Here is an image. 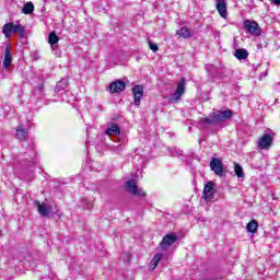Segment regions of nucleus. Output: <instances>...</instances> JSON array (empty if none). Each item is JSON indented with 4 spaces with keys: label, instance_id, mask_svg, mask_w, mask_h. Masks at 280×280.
<instances>
[{
    "label": "nucleus",
    "instance_id": "15",
    "mask_svg": "<svg viewBox=\"0 0 280 280\" xmlns=\"http://www.w3.org/2000/svg\"><path fill=\"white\" fill-rule=\"evenodd\" d=\"M176 34L179 38H191V36H194V31L189 30L187 26H183Z\"/></svg>",
    "mask_w": 280,
    "mask_h": 280
},
{
    "label": "nucleus",
    "instance_id": "7",
    "mask_svg": "<svg viewBox=\"0 0 280 280\" xmlns=\"http://www.w3.org/2000/svg\"><path fill=\"white\" fill-rule=\"evenodd\" d=\"M176 242H178V235L166 234L161 242L162 250H167V248H170V246H172L173 244H176Z\"/></svg>",
    "mask_w": 280,
    "mask_h": 280
},
{
    "label": "nucleus",
    "instance_id": "2",
    "mask_svg": "<svg viewBox=\"0 0 280 280\" xmlns=\"http://www.w3.org/2000/svg\"><path fill=\"white\" fill-rule=\"evenodd\" d=\"M185 86H187V82L185 81V78H183L177 83V89L173 96L170 98L171 104H178V102H180V97L185 95Z\"/></svg>",
    "mask_w": 280,
    "mask_h": 280
},
{
    "label": "nucleus",
    "instance_id": "8",
    "mask_svg": "<svg viewBox=\"0 0 280 280\" xmlns=\"http://www.w3.org/2000/svg\"><path fill=\"white\" fill-rule=\"evenodd\" d=\"M35 207H37L40 218H49L51 213V207L45 202L35 201Z\"/></svg>",
    "mask_w": 280,
    "mask_h": 280
},
{
    "label": "nucleus",
    "instance_id": "17",
    "mask_svg": "<svg viewBox=\"0 0 280 280\" xmlns=\"http://www.w3.org/2000/svg\"><path fill=\"white\" fill-rule=\"evenodd\" d=\"M58 40H60V37H58L55 32H51L48 36V43L51 46V49H56Z\"/></svg>",
    "mask_w": 280,
    "mask_h": 280
},
{
    "label": "nucleus",
    "instance_id": "10",
    "mask_svg": "<svg viewBox=\"0 0 280 280\" xmlns=\"http://www.w3.org/2000/svg\"><path fill=\"white\" fill-rule=\"evenodd\" d=\"M132 93H133V104L135 106H139V104H141V97H143V85L133 86Z\"/></svg>",
    "mask_w": 280,
    "mask_h": 280
},
{
    "label": "nucleus",
    "instance_id": "26",
    "mask_svg": "<svg viewBox=\"0 0 280 280\" xmlns=\"http://www.w3.org/2000/svg\"><path fill=\"white\" fill-rule=\"evenodd\" d=\"M149 47L151 51H159V46L152 42H149Z\"/></svg>",
    "mask_w": 280,
    "mask_h": 280
},
{
    "label": "nucleus",
    "instance_id": "20",
    "mask_svg": "<svg viewBox=\"0 0 280 280\" xmlns=\"http://www.w3.org/2000/svg\"><path fill=\"white\" fill-rule=\"evenodd\" d=\"M234 56L237 60H246L248 58V51L246 49H236Z\"/></svg>",
    "mask_w": 280,
    "mask_h": 280
},
{
    "label": "nucleus",
    "instance_id": "3",
    "mask_svg": "<svg viewBox=\"0 0 280 280\" xmlns=\"http://www.w3.org/2000/svg\"><path fill=\"white\" fill-rule=\"evenodd\" d=\"M125 187L131 196H139L141 198H145L147 194L143 189L137 187V183L135 180H128L125 183Z\"/></svg>",
    "mask_w": 280,
    "mask_h": 280
},
{
    "label": "nucleus",
    "instance_id": "23",
    "mask_svg": "<svg viewBox=\"0 0 280 280\" xmlns=\"http://www.w3.org/2000/svg\"><path fill=\"white\" fill-rule=\"evenodd\" d=\"M119 126L112 125L109 128L106 129L105 135H108L110 137V135H119Z\"/></svg>",
    "mask_w": 280,
    "mask_h": 280
},
{
    "label": "nucleus",
    "instance_id": "9",
    "mask_svg": "<svg viewBox=\"0 0 280 280\" xmlns=\"http://www.w3.org/2000/svg\"><path fill=\"white\" fill-rule=\"evenodd\" d=\"M272 145V135L264 133L258 140V148L260 150H266Z\"/></svg>",
    "mask_w": 280,
    "mask_h": 280
},
{
    "label": "nucleus",
    "instance_id": "24",
    "mask_svg": "<svg viewBox=\"0 0 280 280\" xmlns=\"http://www.w3.org/2000/svg\"><path fill=\"white\" fill-rule=\"evenodd\" d=\"M23 14H32L34 12V3L26 2L22 9Z\"/></svg>",
    "mask_w": 280,
    "mask_h": 280
},
{
    "label": "nucleus",
    "instance_id": "14",
    "mask_svg": "<svg viewBox=\"0 0 280 280\" xmlns=\"http://www.w3.org/2000/svg\"><path fill=\"white\" fill-rule=\"evenodd\" d=\"M215 3L220 16H222V19H226V0H215Z\"/></svg>",
    "mask_w": 280,
    "mask_h": 280
},
{
    "label": "nucleus",
    "instance_id": "4",
    "mask_svg": "<svg viewBox=\"0 0 280 280\" xmlns=\"http://www.w3.org/2000/svg\"><path fill=\"white\" fill-rule=\"evenodd\" d=\"M244 30L252 34L253 36H259V24L253 20H245L243 23Z\"/></svg>",
    "mask_w": 280,
    "mask_h": 280
},
{
    "label": "nucleus",
    "instance_id": "6",
    "mask_svg": "<svg viewBox=\"0 0 280 280\" xmlns=\"http://www.w3.org/2000/svg\"><path fill=\"white\" fill-rule=\"evenodd\" d=\"M210 167H211L212 172H214V174H217V176H223L224 166L222 164V160H220L218 158H212V160L210 162Z\"/></svg>",
    "mask_w": 280,
    "mask_h": 280
},
{
    "label": "nucleus",
    "instance_id": "21",
    "mask_svg": "<svg viewBox=\"0 0 280 280\" xmlns=\"http://www.w3.org/2000/svg\"><path fill=\"white\" fill-rule=\"evenodd\" d=\"M163 257L162 254H156L152 260H151V265H150V270H156V266H159V261H161V258Z\"/></svg>",
    "mask_w": 280,
    "mask_h": 280
},
{
    "label": "nucleus",
    "instance_id": "27",
    "mask_svg": "<svg viewBox=\"0 0 280 280\" xmlns=\"http://www.w3.org/2000/svg\"><path fill=\"white\" fill-rule=\"evenodd\" d=\"M37 89H38L39 93H43V91H44V89H45V85L39 84V85L37 86Z\"/></svg>",
    "mask_w": 280,
    "mask_h": 280
},
{
    "label": "nucleus",
    "instance_id": "25",
    "mask_svg": "<svg viewBox=\"0 0 280 280\" xmlns=\"http://www.w3.org/2000/svg\"><path fill=\"white\" fill-rule=\"evenodd\" d=\"M234 172L238 178H244V168H242V165L235 164Z\"/></svg>",
    "mask_w": 280,
    "mask_h": 280
},
{
    "label": "nucleus",
    "instance_id": "12",
    "mask_svg": "<svg viewBox=\"0 0 280 280\" xmlns=\"http://www.w3.org/2000/svg\"><path fill=\"white\" fill-rule=\"evenodd\" d=\"M2 66L4 69H7V71H9L10 67H12V52H10V46L5 47Z\"/></svg>",
    "mask_w": 280,
    "mask_h": 280
},
{
    "label": "nucleus",
    "instance_id": "5",
    "mask_svg": "<svg viewBox=\"0 0 280 280\" xmlns=\"http://www.w3.org/2000/svg\"><path fill=\"white\" fill-rule=\"evenodd\" d=\"M214 194H215V184H213V182H208L203 188V200L206 202H211V200H213Z\"/></svg>",
    "mask_w": 280,
    "mask_h": 280
},
{
    "label": "nucleus",
    "instance_id": "22",
    "mask_svg": "<svg viewBox=\"0 0 280 280\" xmlns=\"http://www.w3.org/2000/svg\"><path fill=\"white\" fill-rule=\"evenodd\" d=\"M259 228V224L255 221L252 220L247 225L246 229L248 233H257V229Z\"/></svg>",
    "mask_w": 280,
    "mask_h": 280
},
{
    "label": "nucleus",
    "instance_id": "11",
    "mask_svg": "<svg viewBox=\"0 0 280 280\" xmlns=\"http://www.w3.org/2000/svg\"><path fill=\"white\" fill-rule=\"evenodd\" d=\"M125 90H126V82L121 80L114 81L109 85L110 93H121V91H125Z\"/></svg>",
    "mask_w": 280,
    "mask_h": 280
},
{
    "label": "nucleus",
    "instance_id": "16",
    "mask_svg": "<svg viewBox=\"0 0 280 280\" xmlns=\"http://www.w3.org/2000/svg\"><path fill=\"white\" fill-rule=\"evenodd\" d=\"M2 34H4L5 38H12L13 34V22L7 23L2 27Z\"/></svg>",
    "mask_w": 280,
    "mask_h": 280
},
{
    "label": "nucleus",
    "instance_id": "19",
    "mask_svg": "<svg viewBox=\"0 0 280 280\" xmlns=\"http://www.w3.org/2000/svg\"><path fill=\"white\" fill-rule=\"evenodd\" d=\"M13 34H20V38L25 37V26L23 24H14L13 22Z\"/></svg>",
    "mask_w": 280,
    "mask_h": 280
},
{
    "label": "nucleus",
    "instance_id": "13",
    "mask_svg": "<svg viewBox=\"0 0 280 280\" xmlns=\"http://www.w3.org/2000/svg\"><path fill=\"white\" fill-rule=\"evenodd\" d=\"M15 137L19 139V141H26V139L30 137V132L27 129L23 128V125H20L16 128Z\"/></svg>",
    "mask_w": 280,
    "mask_h": 280
},
{
    "label": "nucleus",
    "instance_id": "28",
    "mask_svg": "<svg viewBox=\"0 0 280 280\" xmlns=\"http://www.w3.org/2000/svg\"><path fill=\"white\" fill-rule=\"evenodd\" d=\"M273 3H275L276 5H280V0H273Z\"/></svg>",
    "mask_w": 280,
    "mask_h": 280
},
{
    "label": "nucleus",
    "instance_id": "18",
    "mask_svg": "<svg viewBox=\"0 0 280 280\" xmlns=\"http://www.w3.org/2000/svg\"><path fill=\"white\" fill-rule=\"evenodd\" d=\"M55 93H60L61 95L62 93H67V80H61L57 83Z\"/></svg>",
    "mask_w": 280,
    "mask_h": 280
},
{
    "label": "nucleus",
    "instance_id": "1",
    "mask_svg": "<svg viewBox=\"0 0 280 280\" xmlns=\"http://www.w3.org/2000/svg\"><path fill=\"white\" fill-rule=\"evenodd\" d=\"M233 117V110L225 109V110H214L210 113V115L206 118H201L199 124L201 126H218V124H224L228 119Z\"/></svg>",
    "mask_w": 280,
    "mask_h": 280
}]
</instances>
